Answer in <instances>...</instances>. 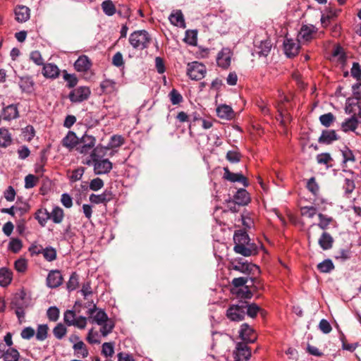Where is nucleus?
I'll return each instance as SVG.
<instances>
[{
  "instance_id": "6e6552de",
  "label": "nucleus",
  "mask_w": 361,
  "mask_h": 361,
  "mask_svg": "<svg viewBox=\"0 0 361 361\" xmlns=\"http://www.w3.org/2000/svg\"><path fill=\"white\" fill-rule=\"evenodd\" d=\"M87 314L88 315V320L91 323H96L98 325H102L109 318L106 312L97 308L96 305H94L92 308H90Z\"/></svg>"
},
{
  "instance_id": "603ef678",
  "label": "nucleus",
  "mask_w": 361,
  "mask_h": 361,
  "mask_svg": "<svg viewBox=\"0 0 361 361\" xmlns=\"http://www.w3.org/2000/svg\"><path fill=\"white\" fill-rule=\"evenodd\" d=\"M22 133L24 140L30 142L35 137V131L32 126H27L25 128L23 129Z\"/></svg>"
},
{
  "instance_id": "5fc2aeb1",
  "label": "nucleus",
  "mask_w": 361,
  "mask_h": 361,
  "mask_svg": "<svg viewBox=\"0 0 361 361\" xmlns=\"http://www.w3.org/2000/svg\"><path fill=\"white\" fill-rule=\"evenodd\" d=\"M38 182V178L32 174H29L25 178V188L30 189L34 188Z\"/></svg>"
},
{
  "instance_id": "58836bf2",
  "label": "nucleus",
  "mask_w": 361,
  "mask_h": 361,
  "mask_svg": "<svg viewBox=\"0 0 361 361\" xmlns=\"http://www.w3.org/2000/svg\"><path fill=\"white\" fill-rule=\"evenodd\" d=\"M252 267L257 269L255 266H252L249 264L238 262L236 264H232L231 269L246 274L251 271Z\"/></svg>"
},
{
  "instance_id": "bb28decb",
  "label": "nucleus",
  "mask_w": 361,
  "mask_h": 361,
  "mask_svg": "<svg viewBox=\"0 0 361 361\" xmlns=\"http://www.w3.org/2000/svg\"><path fill=\"white\" fill-rule=\"evenodd\" d=\"M272 44L270 40L262 41L259 46L257 47V53L259 56H267L271 51Z\"/></svg>"
},
{
  "instance_id": "774afa93",
  "label": "nucleus",
  "mask_w": 361,
  "mask_h": 361,
  "mask_svg": "<svg viewBox=\"0 0 361 361\" xmlns=\"http://www.w3.org/2000/svg\"><path fill=\"white\" fill-rule=\"evenodd\" d=\"M35 334V331L32 327L24 328L20 333V336L23 339L29 340L32 338Z\"/></svg>"
},
{
  "instance_id": "f8f14e48",
  "label": "nucleus",
  "mask_w": 361,
  "mask_h": 361,
  "mask_svg": "<svg viewBox=\"0 0 361 361\" xmlns=\"http://www.w3.org/2000/svg\"><path fill=\"white\" fill-rule=\"evenodd\" d=\"M236 361H245L250 358L251 352L246 343H238L233 352Z\"/></svg>"
},
{
  "instance_id": "c03bdc74",
  "label": "nucleus",
  "mask_w": 361,
  "mask_h": 361,
  "mask_svg": "<svg viewBox=\"0 0 361 361\" xmlns=\"http://www.w3.org/2000/svg\"><path fill=\"white\" fill-rule=\"evenodd\" d=\"M341 152L343 156V163H347L348 161L354 162L355 161V158L353 151L350 149L348 147H343L341 149Z\"/></svg>"
},
{
  "instance_id": "4468645a",
  "label": "nucleus",
  "mask_w": 361,
  "mask_h": 361,
  "mask_svg": "<svg viewBox=\"0 0 361 361\" xmlns=\"http://www.w3.org/2000/svg\"><path fill=\"white\" fill-rule=\"evenodd\" d=\"M239 334L244 343H253L257 339L254 330L247 324L241 325Z\"/></svg>"
},
{
  "instance_id": "49530a36",
  "label": "nucleus",
  "mask_w": 361,
  "mask_h": 361,
  "mask_svg": "<svg viewBox=\"0 0 361 361\" xmlns=\"http://www.w3.org/2000/svg\"><path fill=\"white\" fill-rule=\"evenodd\" d=\"M197 32L196 30H188L185 32L184 40L190 45H195L197 43Z\"/></svg>"
},
{
  "instance_id": "a878e982",
  "label": "nucleus",
  "mask_w": 361,
  "mask_h": 361,
  "mask_svg": "<svg viewBox=\"0 0 361 361\" xmlns=\"http://www.w3.org/2000/svg\"><path fill=\"white\" fill-rule=\"evenodd\" d=\"M43 75L46 78H56L59 75V69L55 64H45L43 67Z\"/></svg>"
},
{
  "instance_id": "423d86ee",
  "label": "nucleus",
  "mask_w": 361,
  "mask_h": 361,
  "mask_svg": "<svg viewBox=\"0 0 361 361\" xmlns=\"http://www.w3.org/2000/svg\"><path fill=\"white\" fill-rule=\"evenodd\" d=\"M91 94L88 87L80 86L73 90L69 94V99L72 102L79 103L87 100Z\"/></svg>"
},
{
  "instance_id": "79ce46f5",
  "label": "nucleus",
  "mask_w": 361,
  "mask_h": 361,
  "mask_svg": "<svg viewBox=\"0 0 361 361\" xmlns=\"http://www.w3.org/2000/svg\"><path fill=\"white\" fill-rule=\"evenodd\" d=\"M100 332L103 336H106L108 334H109L112 330L114 328V322L110 319H107L106 321H105L103 324L100 325Z\"/></svg>"
},
{
  "instance_id": "ddd939ff",
  "label": "nucleus",
  "mask_w": 361,
  "mask_h": 361,
  "mask_svg": "<svg viewBox=\"0 0 361 361\" xmlns=\"http://www.w3.org/2000/svg\"><path fill=\"white\" fill-rule=\"evenodd\" d=\"M288 101V98L286 96H283L281 97L279 103L276 105V108L279 111V117L277 118V120L280 121V123L283 127H286L287 123L291 121L290 115L282 107V103Z\"/></svg>"
},
{
  "instance_id": "680f3d73",
  "label": "nucleus",
  "mask_w": 361,
  "mask_h": 361,
  "mask_svg": "<svg viewBox=\"0 0 361 361\" xmlns=\"http://www.w3.org/2000/svg\"><path fill=\"white\" fill-rule=\"evenodd\" d=\"M84 173V168L80 167L73 170L69 176L71 182H75L81 179Z\"/></svg>"
},
{
  "instance_id": "cd10ccee",
  "label": "nucleus",
  "mask_w": 361,
  "mask_h": 361,
  "mask_svg": "<svg viewBox=\"0 0 361 361\" xmlns=\"http://www.w3.org/2000/svg\"><path fill=\"white\" fill-rule=\"evenodd\" d=\"M333 242V238L326 232H324L318 240L319 246L324 250L330 249L332 247Z\"/></svg>"
},
{
  "instance_id": "338daca9",
  "label": "nucleus",
  "mask_w": 361,
  "mask_h": 361,
  "mask_svg": "<svg viewBox=\"0 0 361 361\" xmlns=\"http://www.w3.org/2000/svg\"><path fill=\"white\" fill-rule=\"evenodd\" d=\"M307 188L313 195H317L319 192V185L316 183L314 177L309 179L307 183Z\"/></svg>"
},
{
  "instance_id": "052dcab7",
  "label": "nucleus",
  "mask_w": 361,
  "mask_h": 361,
  "mask_svg": "<svg viewBox=\"0 0 361 361\" xmlns=\"http://www.w3.org/2000/svg\"><path fill=\"white\" fill-rule=\"evenodd\" d=\"M332 55L334 57L336 58L340 63H344L345 60V56L342 47L338 46L335 47L333 51Z\"/></svg>"
},
{
  "instance_id": "f3484780",
  "label": "nucleus",
  "mask_w": 361,
  "mask_h": 361,
  "mask_svg": "<svg viewBox=\"0 0 361 361\" xmlns=\"http://www.w3.org/2000/svg\"><path fill=\"white\" fill-rule=\"evenodd\" d=\"M224 178L231 182H240L245 187L248 185V181L244 176L241 173H232L227 168H224Z\"/></svg>"
},
{
  "instance_id": "09e8293b",
  "label": "nucleus",
  "mask_w": 361,
  "mask_h": 361,
  "mask_svg": "<svg viewBox=\"0 0 361 361\" xmlns=\"http://www.w3.org/2000/svg\"><path fill=\"white\" fill-rule=\"evenodd\" d=\"M48 326L46 324H40L37 327L36 338L38 341H44L47 337Z\"/></svg>"
},
{
  "instance_id": "bf43d9fd",
  "label": "nucleus",
  "mask_w": 361,
  "mask_h": 361,
  "mask_svg": "<svg viewBox=\"0 0 361 361\" xmlns=\"http://www.w3.org/2000/svg\"><path fill=\"white\" fill-rule=\"evenodd\" d=\"M123 142L124 140L122 136L115 135L111 137L109 145L111 148H116L121 146L123 144Z\"/></svg>"
},
{
  "instance_id": "7ed1b4c3",
  "label": "nucleus",
  "mask_w": 361,
  "mask_h": 361,
  "mask_svg": "<svg viewBox=\"0 0 361 361\" xmlns=\"http://www.w3.org/2000/svg\"><path fill=\"white\" fill-rule=\"evenodd\" d=\"M151 38L145 30L135 31L130 35L129 42L132 47L137 49H144L149 46Z\"/></svg>"
},
{
  "instance_id": "2eb2a0df",
  "label": "nucleus",
  "mask_w": 361,
  "mask_h": 361,
  "mask_svg": "<svg viewBox=\"0 0 361 361\" xmlns=\"http://www.w3.org/2000/svg\"><path fill=\"white\" fill-rule=\"evenodd\" d=\"M299 43L292 39H286L283 42L284 51L287 56L292 57L298 54L299 51Z\"/></svg>"
},
{
  "instance_id": "4d7b16f0",
  "label": "nucleus",
  "mask_w": 361,
  "mask_h": 361,
  "mask_svg": "<svg viewBox=\"0 0 361 361\" xmlns=\"http://www.w3.org/2000/svg\"><path fill=\"white\" fill-rule=\"evenodd\" d=\"M102 354L106 357H111L114 353L113 343H104L102 345Z\"/></svg>"
},
{
  "instance_id": "5701e85b",
  "label": "nucleus",
  "mask_w": 361,
  "mask_h": 361,
  "mask_svg": "<svg viewBox=\"0 0 361 361\" xmlns=\"http://www.w3.org/2000/svg\"><path fill=\"white\" fill-rule=\"evenodd\" d=\"M358 126V121L355 116H351L347 118L341 124V129L343 132L348 133L350 131L355 132Z\"/></svg>"
},
{
  "instance_id": "3c124183",
  "label": "nucleus",
  "mask_w": 361,
  "mask_h": 361,
  "mask_svg": "<svg viewBox=\"0 0 361 361\" xmlns=\"http://www.w3.org/2000/svg\"><path fill=\"white\" fill-rule=\"evenodd\" d=\"M334 120L335 117L331 113L323 114L319 117L321 123L325 127H329Z\"/></svg>"
},
{
  "instance_id": "72a5a7b5",
  "label": "nucleus",
  "mask_w": 361,
  "mask_h": 361,
  "mask_svg": "<svg viewBox=\"0 0 361 361\" xmlns=\"http://www.w3.org/2000/svg\"><path fill=\"white\" fill-rule=\"evenodd\" d=\"M337 139V135L334 130H324L322 132L319 141L322 143L329 144Z\"/></svg>"
},
{
  "instance_id": "473e14b6",
  "label": "nucleus",
  "mask_w": 361,
  "mask_h": 361,
  "mask_svg": "<svg viewBox=\"0 0 361 361\" xmlns=\"http://www.w3.org/2000/svg\"><path fill=\"white\" fill-rule=\"evenodd\" d=\"M64 217L63 210L59 206L53 208L50 212V219L55 224H60L62 222Z\"/></svg>"
},
{
  "instance_id": "9b49d317",
  "label": "nucleus",
  "mask_w": 361,
  "mask_h": 361,
  "mask_svg": "<svg viewBox=\"0 0 361 361\" xmlns=\"http://www.w3.org/2000/svg\"><path fill=\"white\" fill-rule=\"evenodd\" d=\"M232 51L228 48H223L217 54L216 63L219 66L227 68L231 62Z\"/></svg>"
},
{
  "instance_id": "864d4df0",
  "label": "nucleus",
  "mask_w": 361,
  "mask_h": 361,
  "mask_svg": "<svg viewBox=\"0 0 361 361\" xmlns=\"http://www.w3.org/2000/svg\"><path fill=\"white\" fill-rule=\"evenodd\" d=\"M317 214V209L312 206H306L301 208V214L307 218L312 219Z\"/></svg>"
},
{
  "instance_id": "412c9836",
  "label": "nucleus",
  "mask_w": 361,
  "mask_h": 361,
  "mask_svg": "<svg viewBox=\"0 0 361 361\" xmlns=\"http://www.w3.org/2000/svg\"><path fill=\"white\" fill-rule=\"evenodd\" d=\"M216 113L219 118L226 120H230L234 116V112L231 106L226 104H222L218 106L216 109Z\"/></svg>"
},
{
  "instance_id": "4c0bfd02",
  "label": "nucleus",
  "mask_w": 361,
  "mask_h": 361,
  "mask_svg": "<svg viewBox=\"0 0 361 361\" xmlns=\"http://www.w3.org/2000/svg\"><path fill=\"white\" fill-rule=\"evenodd\" d=\"M3 357L4 361H18L20 354L16 349L11 348L4 353Z\"/></svg>"
},
{
  "instance_id": "c756f323",
  "label": "nucleus",
  "mask_w": 361,
  "mask_h": 361,
  "mask_svg": "<svg viewBox=\"0 0 361 361\" xmlns=\"http://www.w3.org/2000/svg\"><path fill=\"white\" fill-rule=\"evenodd\" d=\"M235 202L240 205H245L250 202V196L245 189H240L234 196Z\"/></svg>"
},
{
  "instance_id": "0e129e2a",
  "label": "nucleus",
  "mask_w": 361,
  "mask_h": 361,
  "mask_svg": "<svg viewBox=\"0 0 361 361\" xmlns=\"http://www.w3.org/2000/svg\"><path fill=\"white\" fill-rule=\"evenodd\" d=\"M30 58L35 64L38 66L44 65V60L39 51H32L30 53Z\"/></svg>"
},
{
  "instance_id": "e2e57ef3",
  "label": "nucleus",
  "mask_w": 361,
  "mask_h": 361,
  "mask_svg": "<svg viewBox=\"0 0 361 361\" xmlns=\"http://www.w3.org/2000/svg\"><path fill=\"white\" fill-rule=\"evenodd\" d=\"M76 317L75 314L72 310H67L64 313V322L68 325V326H73L75 322Z\"/></svg>"
},
{
  "instance_id": "a19ab883",
  "label": "nucleus",
  "mask_w": 361,
  "mask_h": 361,
  "mask_svg": "<svg viewBox=\"0 0 361 361\" xmlns=\"http://www.w3.org/2000/svg\"><path fill=\"white\" fill-rule=\"evenodd\" d=\"M104 92L112 93L116 90V82L110 79H106L100 85Z\"/></svg>"
},
{
  "instance_id": "ea45409f",
  "label": "nucleus",
  "mask_w": 361,
  "mask_h": 361,
  "mask_svg": "<svg viewBox=\"0 0 361 361\" xmlns=\"http://www.w3.org/2000/svg\"><path fill=\"white\" fill-rule=\"evenodd\" d=\"M319 222L317 226L322 230L328 228L330 224L334 221L333 218L322 213L318 214Z\"/></svg>"
},
{
  "instance_id": "6ab92c4d",
  "label": "nucleus",
  "mask_w": 361,
  "mask_h": 361,
  "mask_svg": "<svg viewBox=\"0 0 361 361\" xmlns=\"http://www.w3.org/2000/svg\"><path fill=\"white\" fill-rule=\"evenodd\" d=\"M30 8L25 6H18L15 8L16 19L19 23L26 22L30 16Z\"/></svg>"
},
{
  "instance_id": "9d476101",
  "label": "nucleus",
  "mask_w": 361,
  "mask_h": 361,
  "mask_svg": "<svg viewBox=\"0 0 361 361\" xmlns=\"http://www.w3.org/2000/svg\"><path fill=\"white\" fill-rule=\"evenodd\" d=\"M345 111L351 116H358L361 118V101L357 98H348L346 100Z\"/></svg>"
},
{
  "instance_id": "2f4dec72",
  "label": "nucleus",
  "mask_w": 361,
  "mask_h": 361,
  "mask_svg": "<svg viewBox=\"0 0 361 361\" xmlns=\"http://www.w3.org/2000/svg\"><path fill=\"white\" fill-rule=\"evenodd\" d=\"M19 86L22 91L31 92L33 90L34 82L30 77H22L20 78Z\"/></svg>"
},
{
  "instance_id": "6e6d98bb",
  "label": "nucleus",
  "mask_w": 361,
  "mask_h": 361,
  "mask_svg": "<svg viewBox=\"0 0 361 361\" xmlns=\"http://www.w3.org/2000/svg\"><path fill=\"white\" fill-rule=\"evenodd\" d=\"M54 336L58 339H61L66 334V328L62 324H59L53 330Z\"/></svg>"
},
{
  "instance_id": "7c9ffc66",
  "label": "nucleus",
  "mask_w": 361,
  "mask_h": 361,
  "mask_svg": "<svg viewBox=\"0 0 361 361\" xmlns=\"http://www.w3.org/2000/svg\"><path fill=\"white\" fill-rule=\"evenodd\" d=\"M111 200L109 192L105 191L99 195L92 194L90 195V201L94 204H101L109 202Z\"/></svg>"
},
{
  "instance_id": "13d9d810",
  "label": "nucleus",
  "mask_w": 361,
  "mask_h": 361,
  "mask_svg": "<svg viewBox=\"0 0 361 361\" xmlns=\"http://www.w3.org/2000/svg\"><path fill=\"white\" fill-rule=\"evenodd\" d=\"M171 102L176 105L180 103L183 100L182 95L175 89H173L169 93Z\"/></svg>"
},
{
  "instance_id": "0eeeda50",
  "label": "nucleus",
  "mask_w": 361,
  "mask_h": 361,
  "mask_svg": "<svg viewBox=\"0 0 361 361\" xmlns=\"http://www.w3.org/2000/svg\"><path fill=\"white\" fill-rule=\"evenodd\" d=\"M246 307L244 306V302H242L239 305H231L226 312V315L228 319L232 321L239 322L244 319L245 315Z\"/></svg>"
},
{
  "instance_id": "f704fd0d",
  "label": "nucleus",
  "mask_w": 361,
  "mask_h": 361,
  "mask_svg": "<svg viewBox=\"0 0 361 361\" xmlns=\"http://www.w3.org/2000/svg\"><path fill=\"white\" fill-rule=\"evenodd\" d=\"M22 301V298H15L13 301L12 302V306L16 309V314L20 321L22 322V320L25 317V312L23 307L20 305V302Z\"/></svg>"
},
{
  "instance_id": "4be33fe9",
  "label": "nucleus",
  "mask_w": 361,
  "mask_h": 361,
  "mask_svg": "<svg viewBox=\"0 0 361 361\" xmlns=\"http://www.w3.org/2000/svg\"><path fill=\"white\" fill-rule=\"evenodd\" d=\"M75 68L79 72H85L91 67V62L87 56H80L74 64Z\"/></svg>"
},
{
  "instance_id": "b1692460",
  "label": "nucleus",
  "mask_w": 361,
  "mask_h": 361,
  "mask_svg": "<svg viewBox=\"0 0 361 361\" xmlns=\"http://www.w3.org/2000/svg\"><path fill=\"white\" fill-rule=\"evenodd\" d=\"M12 143V136L6 128H0V147L6 148Z\"/></svg>"
},
{
  "instance_id": "69168bd1",
  "label": "nucleus",
  "mask_w": 361,
  "mask_h": 361,
  "mask_svg": "<svg viewBox=\"0 0 361 361\" xmlns=\"http://www.w3.org/2000/svg\"><path fill=\"white\" fill-rule=\"evenodd\" d=\"M8 247L13 252H18L22 248V242L17 238L12 239L9 243Z\"/></svg>"
},
{
  "instance_id": "e433bc0d",
  "label": "nucleus",
  "mask_w": 361,
  "mask_h": 361,
  "mask_svg": "<svg viewBox=\"0 0 361 361\" xmlns=\"http://www.w3.org/2000/svg\"><path fill=\"white\" fill-rule=\"evenodd\" d=\"M12 280L11 271L5 268L0 269V286H6Z\"/></svg>"
},
{
  "instance_id": "a211bd4d",
  "label": "nucleus",
  "mask_w": 361,
  "mask_h": 361,
  "mask_svg": "<svg viewBox=\"0 0 361 361\" xmlns=\"http://www.w3.org/2000/svg\"><path fill=\"white\" fill-rule=\"evenodd\" d=\"M1 114L5 121L13 120L19 116L18 107L15 104H10L3 108Z\"/></svg>"
},
{
  "instance_id": "393cba45",
  "label": "nucleus",
  "mask_w": 361,
  "mask_h": 361,
  "mask_svg": "<svg viewBox=\"0 0 361 361\" xmlns=\"http://www.w3.org/2000/svg\"><path fill=\"white\" fill-rule=\"evenodd\" d=\"M78 138L77 137L75 133L72 131H69L66 136L62 140L63 146L68 149H73L78 145Z\"/></svg>"
},
{
  "instance_id": "f03ea898",
  "label": "nucleus",
  "mask_w": 361,
  "mask_h": 361,
  "mask_svg": "<svg viewBox=\"0 0 361 361\" xmlns=\"http://www.w3.org/2000/svg\"><path fill=\"white\" fill-rule=\"evenodd\" d=\"M102 147L97 146L90 154L91 159L87 161V165L94 166V171L96 174H105L109 173L112 169V164L107 159H100L99 157L104 152Z\"/></svg>"
},
{
  "instance_id": "37998d69",
  "label": "nucleus",
  "mask_w": 361,
  "mask_h": 361,
  "mask_svg": "<svg viewBox=\"0 0 361 361\" xmlns=\"http://www.w3.org/2000/svg\"><path fill=\"white\" fill-rule=\"evenodd\" d=\"M102 8L104 13L109 16H111L116 13L115 6L110 0L103 1L102 4Z\"/></svg>"
},
{
  "instance_id": "aec40b11",
  "label": "nucleus",
  "mask_w": 361,
  "mask_h": 361,
  "mask_svg": "<svg viewBox=\"0 0 361 361\" xmlns=\"http://www.w3.org/2000/svg\"><path fill=\"white\" fill-rule=\"evenodd\" d=\"M169 19L173 25L183 28L185 27V19L180 10L173 11L169 16Z\"/></svg>"
},
{
  "instance_id": "c85d7f7f",
  "label": "nucleus",
  "mask_w": 361,
  "mask_h": 361,
  "mask_svg": "<svg viewBox=\"0 0 361 361\" xmlns=\"http://www.w3.org/2000/svg\"><path fill=\"white\" fill-rule=\"evenodd\" d=\"M35 219L40 226H44L50 219V212L45 208H40L35 213Z\"/></svg>"
},
{
  "instance_id": "20e7f679",
  "label": "nucleus",
  "mask_w": 361,
  "mask_h": 361,
  "mask_svg": "<svg viewBox=\"0 0 361 361\" xmlns=\"http://www.w3.org/2000/svg\"><path fill=\"white\" fill-rule=\"evenodd\" d=\"M205 66L198 61H192L188 64L187 74L192 80H199L202 79L206 74Z\"/></svg>"
},
{
  "instance_id": "c9c22d12",
  "label": "nucleus",
  "mask_w": 361,
  "mask_h": 361,
  "mask_svg": "<svg viewBox=\"0 0 361 361\" xmlns=\"http://www.w3.org/2000/svg\"><path fill=\"white\" fill-rule=\"evenodd\" d=\"M73 349L75 355L78 357L85 358L88 355V350L85 343L81 341H78L76 343L73 345Z\"/></svg>"
},
{
  "instance_id": "39448f33",
  "label": "nucleus",
  "mask_w": 361,
  "mask_h": 361,
  "mask_svg": "<svg viewBox=\"0 0 361 361\" xmlns=\"http://www.w3.org/2000/svg\"><path fill=\"white\" fill-rule=\"evenodd\" d=\"M96 139L94 137L88 135H84L80 141L78 142L76 150L82 154L92 153L95 148Z\"/></svg>"
},
{
  "instance_id": "de8ad7c7",
  "label": "nucleus",
  "mask_w": 361,
  "mask_h": 361,
  "mask_svg": "<svg viewBox=\"0 0 361 361\" xmlns=\"http://www.w3.org/2000/svg\"><path fill=\"white\" fill-rule=\"evenodd\" d=\"M318 269L323 273L330 272L334 266L331 259H325L317 265Z\"/></svg>"
},
{
  "instance_id": "dca6fc26",
  "label": "nucleus",
  "mask_w": 361,
  "mask_h": 361,
  "mask_svg": "<svg viewBox=\"0 0 361 361\" xmlns=\"http://www.w3.org/2000/svg\"><path fill=\"white\" fill-rule=\"evenodd\" d=\"M63 277L58 270L51 271L47 278V284L50 288H56L62 283Z\"/></svg>"
},
{
  "instance_id": "8fccbe9b",
  "label": "nucleus",
  "mask_w": 361,
  "mask_h": 361,
  "mask_svg": "<svg viewBox=\"0 0 361 361\" xmlns=\"http://www.w3.org/2000/svg\"><path fill=\"white\" fill-rule=\"evenodd\" d=\"M244 302V306H245V307H246L245 314H247L249 317H250L252 318L255 317L257 314V313L259 310V307L255 303L248 305L245 302Z\"/></svg>"
},
{
  "instance_id": "a18cd8bd",
  "label": "nucleus",
  "mask_w": 361,
  "mask_h": 361,
  "mask_svg": "<svg viewBox=\"0 0 361 361\" xmlns=\"http://www.w3.org/2000/svg\"><path fill=\"white\" fill-rule=\"evenodd\" d=\"M42 254L44 257L49 262H52L56 258V251L52 247H47L43 249L42 251Z\"/></svg>"
},
{
  "instance_id": "f257e3e1",
  "label": "nucleus",
  "mask_w": 361,
  "mask_h": 361,
  "mask_svg": "<svg viewBox=\"0 0 361 361\" xmlns=\"http://www.w3.org/2000/svg\"><path fill=\"white\" fill-rule=\"evenodd\" d=\"M233 240L235 243L234 250L236 253L248 257L257 252L258 246L250 243V239L245 231H236L233 235Z\"/></svg>"
},
{
  "instance_id": "1a4fd4ad",
  "label": "nucleus",
  "mask_w": 361,
  "mask_h": 361,
  "mask_svg": "<svg viewBox=\"0 0 361 361\" xmlns=\"http://www.w3.org/2000/svg\"><path fill=\"white\" fill-rule=\"evenodd\" d=\"M317 28L313 25H303L298 35V41L300 43H306L314 38Z\"/></svg>"
}]
</instances>
